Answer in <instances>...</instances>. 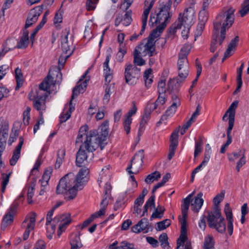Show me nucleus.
I'll return each mask as SVG.
<instances>
[{
	"label": "nucleus",
	"instance_id": "obj_32",
	"mask_svg": "<svg viewBox=\"0 0 249 249\" xmlns=\"http://www.w3.org/2000/svg\"><path fill=\"white\" fill-rule=\"evenodd\" d=\"M108 128H109V122L108 121H104L102 124L100 125L99 129L101 131L100 132L99 135L106 142L107 137L108 135Z\"/></svg>",
	"mask_w": 249,
	"mask_h": 249
},
{
	"label": "nucleus",
	"instance_id": "obj_64",
	"mask_svg": "<svg viewBox=\"0 0 249 249\" xmlns=\"http://www.w3.org/2000/svg\"><path fill=\"white\" fill-rule=\"evenodd\" d=\"M46 245L42 240H38L35 245L33 249H45Z\"/></svg>",
	"mask_w": 249,
	"mask_h": 249
},
{
	"label": "nucleus",
	"instance_id": "obj_25",
	"mask_svg": "<svg viewBox=\"0 0 249 249\" xmlns=\"http://www.w3.org/2000/svg\"><path fill=\"white\" fill-rule=\"evenodd\" d=\"M110 60V56L107 55L106 60L103 64L104 72L105 75V81L108 84L110 83L112 79V72L109 67L108 63Z\"/></svg>",
	"mask_w": 249,
	"mask_h": 249
},
{
	"label": "nucleus",
	"instance_id": "obj_9",
	"mask_svg": "<svg viewBox=\"0 0 249 249\" xmlns=\"http://www.w3.org/2000/svg\"><path fill=\"white\" fill-rule=\"evenodd\" d=\"M195 21V11L192 7L186 9L183 15L179 14L178 20L177 21L179 25L191 27Z\"/></svg>",
	"mask_w": 249,
	"mask_h": 249
},
{
	"label": "nucleus",
	"instance_id": "obj_39",
	"mask_svg": "<svg viewBox=\"0 0 249 249\" xmlns=\"http://www.w3.org/2000/svg\"><path fill=\"white\" fill-rule=\"evenodd\" d=\"M88 128L89 127L87 125H84L80 127L75 142L76 143L82 142L83 137H84L85 138L87 134L86 133L88 131Z\"/></svg>",
	"mask_w": 249,
	"mask_h": 249
},
{
	"label": "nucleus",
	"instance_id": "obj_12",
	"mask_svg": "<svg viewBox=\"0 0 249 249\" xmlns=\"http://www.w3.org/2000/svg\"><path fill=\"white\" fill-rule=\"evenodd\" d=\"M36 213H33L29 217H26L22 223V228L25 229L23 236L24 240H26L28 238L31 231L34 230L36 223Z\"/></svg>",
	"mask_w": 249,
	"mask_h": 249
},
{
	"label": "nucleus",
	"instance_id": "obj_23",
	"mask_svg": "<svg viewBox=\"0 0 249 249\" xmlns=\"http://www.w3.org/2000/svg\"><path fill=\"white\" fill-rule=\"evenodd\" d=\"M23 142V138L22 137H20L19 138V143L18 145L16 147L15 149L13 152L12 157L10 160V164L11 165H15L20 158V151Z\"/></svg>",
	"mask_w": 249,
	"mask_h": 249
},
{
	"label": "nucleus",
	"instance_id": "obj_19",
	"mask_svg": "<svg viewBox=\"0 0 249 249\" xmlns=\"http://www.w3.org/2000/svg\"><path fill=\"white\" fill-rule=\"evenodd\" d=\"M131 15V10L126 11L124 16L121 14H118L115 20V26H118L121 23L124 26L130 25L132 21Z\"/></svg>",
	"mask_w": 249,
	"mask_h": 249
},
{
	"label": "nucleus",
	"instance_id": "obj_62",
	"mask_svg": "<svg viewBox=\"0 0 249 249\" xmlns=\"http://www.w3.org/2000/svg\"><path fill=\"white\" fill-rule=\"evenodd\" d=\"M9 69V66L6 65H3L0 66V80H1L7 73Z\"/></svg>",
	"mask_w": 249,
	"mask_h": 249
},
{
	"label": "nucleus",
	"instance_id": "obj_43",
	"mask_svg": "<svg viewBox=\"0 0 249 249\" xmlns=\"http://www.w3.org/2000/svg\"><path fill=\"white\" fill-rule=\"evenodd\" d=\"M150 13V11L144 10L142 16V27L140 35H142L145 29L147 24V18Z\"/></svg>",
	"mask_w": 249,
	"mask_h": 249
},
{
	"label": "nucleus",
	"instance_id": "obj_22",
	"mask_svg": "<svg viewBox=\"0 0 249 249\" xmlns=\"http://www.w3.org/2000/svg\"><path fill=\"white\" fill-rule=\"evenodd\" d=\"M72 54V52H70L66 54L65 53L63 52L62 53L61 55L59 57L58 60V70L59 71H57V79H56L58 83H60L62 80V74L60 72L61 69L63 68L64 65L65 64L66 61L68 58H69L70 55Z\"/></svg>",
	"mask_w": 249,
	"mask_h": 249
},
{
	"label": "nucleus",
	"instance_id": "obj_37",
	"mask_svg": "<svg viewBox=\"0 0 249 249\" xmlns=\"http://www.w3.org/2000/svg\"><path fill=\"white\" fill-rule=\"evenodd\" d=\"M11 174V172H9L8 174L2 173L1 174L0 180L1 184V191L2 193L5 192L6 186L9 181V178Z\"/></svg>",
	"mask_w": 249,
	"mask_h": 249
},
{
	"label": "nucleus",
	"instance_id": "obj_44",
	"mask_svg": "<svg viewBox=\"0 0 249 249\" xmlns=\"http://www.w3.org/2000/svg\"><path fill=\"white\" fill-rule=\"evenodd\" d=\"M214 240L212 236L208 235L204 240V249H214Z\"/></svg>",
	"mask_w": 249,
	"mask_h": 249
},
{
	"label": "nucleus",
	"instance_id": "obj_56",
	"mask_svg": "<svg viewBox=\"0 0 249 249\" xmlns=\"http://www.w3.org/2000/svg\"><path fill=\"white\" fill-rule=\"evenodd\" d=\"M120 249H137L133 244L127 241H123L120 243Z\"/></svg>",
	"mask_w": 249,
	"mask_h": 249
},
{
	"label": "nucleus",
	"instance_id": "obj_48",
	"mask_svg": "<svg viewBox=\"0 0 249 249\" xmlns=\"http://www.w3.org/2000/svg\"><path fill=\"white\" fill-rule=\"evenodd\" d=\"M208 8H201V10L199 12L198 20L199 21L206 23L208 19Z\"/></svg>",
	"mask_w": 249,
	"mask_h": 249
},
{
	"label": "nucleus",
	"instance_id": "obj_5",
	"mask_svg": "<svg viewBox=\"0 0 249 249\" xmlns=\"http://www.w3.org/2000/svg\"><path fill=\"white\" fill-rule=\"evenodd\" d=\"M101 138L97 130H90L87 133L84 142L80 146H83L85 149L92 152L95 151L99 146L102 150L104 149L107 142Z\"/></svg>",
	"mask_w": 249,
	"mask_h": 249
},
{
	"label": "nucleus",
	"instance_id": "obj_4",
	"mask_svg": "<svg viewBox=\"0 0 249 249\" xmlns=\"http://www.w3.org/2000/svg\"><path fill=\"white\" fill-rule=\"evenodd\" d=\"M56 80H54L53 78L50 74L44 78L43 81L40 84L39 88L36 90L34 93L31 92L29 93L28 97L29 100L34 99L46 100L48 94L50 93L49 90L51 88L52 86L54 87L56 84H59Z\"/></svg>",
	"mask_w": 249,
	"mask_h": 249
},
{
	"label": "nucleus",
	"instance_id": "obj_16",
	"mask_svg": "<svg viewBox=\"0 0 249 249\" xmlns=\"http://www.w3.org/2000/svg\"><path fill=\"white\" fill-rule=\"evenodd\" d=\"M89 70L90 69H88L86 71L84 75H83L79 79V82H81L82 80H84L82 84H80L79 85L75 86L73 89L72 94L71 97V101H72V100L75 98V97L77 96L81 92H83L84 91V88H86V87L87 86L88 82L89 80V77L87 76V74L89 73Z\"/></svg>",
	"mask_w": 249,
	"mask_h": 249
},
{
	"label": "nucleus",
	"instance_id": "obj_29",
	"mask_svg": "<svg viewBox=\"0 0 249 249\" xmlns=\"http://www.w3.org/2000/svg\"><path fill=\"white\" fill-rule=\"evenodd\" d=\"M178 78L174 79H170L167 84V90L170 93H176L178 91L179 87V83L181 82H178Z\"/></svg>",
	"mask_w": 249,
	"mask_h": 249
},
{
	"label": "nucleus",
	"instance_id": "obj_3",
	"mask_svg": "<svg viewBox=\"0 0 249 249\" xmlns=\"http://www.w3.org/2000/svg\"><path fill=\"white\" fill-rule=\"evenodd\" d=\"M79 187L75 182V175L72 173L66 175L60 180L56 187L57 194H64L67 201L73 199L77 195Z\"/></svg>",
	"mask_w": 249,
	"mask_h": 249
},
{
	"label": "nucleus",
	"instance_id": "obj_47",
	"mask_svg": "<svg viewBox=\"0 0 249 249\" xmlns=\"http://www.w3.org/2000/svg\"><path fill=\"white\" fill-rule=\"evenodd\" d=\"M238 104V102L237 101H235L232 103V104L230 105V107L227 110V113H229V117L234 118L235 115V110L237 108Z\"/></svg>",
	"mask_w": 249,
	"mask_h": 249
},
{
	"label": "nucleus",
	"instance_id": "obj_20",
	"mask_svg": "<svg viewBox=\"0 0 249 249\" xmlns=\"http://www.w3.org/2000/svg\"><path fill=\"white\" fill-rule=\"evenodd\" d=\"M59 221L61 223L59 225L58 229L62 230V231H63L65 230L67 226L71 223V220L68 218V215L67 214H62L56 216L53 221V224H51L53 231H54L55 228V226L54 223H57Z\"/></svg>",
	"mask_w": 249,
	"mask_h": 249
},
{
	"label": "nucleus",
	"instance_id": "obj_35",
	"mask_svg": "<svg viewBox=\"0 0 249 249\" xmlns=\"http://www.w3.org/2000/svg\"><path fill=\"white\" fill-rule=\"evenodd\" d=\"M154 208L155 211L154 213H153L150 217L151 220H153L154 218H157L161 219L163 215V213L164 211H165V208L163 207L160 205H159L157 206V207H155Z\"/></svg>",
	"mask_w": 249,
	"mask_h": 249
},
{
	"label": "nucleus",
	"instance_id": "obj_13",
	"mask_svg": "<svg viewBox=\"0 0 249 249\" xmlns=\"http://www.w3.org/2000/svg\"><path fill=\"white\" fill-rule=\"evenodd\" d=\"M42 10L43 7L42 6H38L32 9L30 11L26 21V24L25 25V29L30 27L34 23L36 22L38 17L42 13Z\"/></svg>",
	"mask_w": 249,
	"mask_h": 249
},
{
	"label": "nucleus",
	"instance_id": "obj_51",
	"mask_svg": "<svg viewBox=\"0 0 249 249\" xmlns=\"http://www.w3.org/2000/svg\"><path fill=\"white\" fill-rule=\"evenodd\" d=\"M171 224V221L169 219H166L163 221L157 223L158 229L161 231L168 227Z\"/></svg>",
	"mask_w": 249,
	"mask_h": 249
},
{
	"label": "nucleus",
	"instance_id": "obj_30",
	"mask_svg": "<svg viewBox=\"0 0 249 249\" xmlns=\"http://www.w3.org/2000/svg\"><path fill=\"white\" fill-rule=\"evenodd\" d=\"M178 106L174 105H171L166 110L165 114H163L159 122L157 123V124H160L162 123L163 121L167 120L169 117L172 116L176 112Z\"/></svg>",
	"mask_w": 249,
	"mask_h": 249
},
{
	"label": "nucleus",
	"instance_id": "obj_1",
	"mask_svg": "<svg viewBox=\"0 0 249 249\" xmlns=\"http://www.w3.org/2000/svg\"><path fill=\"white\" fill-rule=\"evenodd\" d=\"M192 196L193 193L190 194L187 197L184 198L183 199V203L181 205L182 217L179 218V222L181 224L180 235L178 241V245L177 249L181 245L179 241L183 242L187 239V217L190 202H191L192 210L196 213L198 212L203 203V199L202 198L203 196L202 193H199L194 199L191 200Z\"/></svg>",
	"mask_w": 249,
	"mask_h": 249
},
{
	"label": "nucleus",
	"instance_id": "obj_38",
	"mask_svg": "<svg viewBox=\"0 0 249 249\" xmlns=\"http://www.w3.org/2000/svg\"><path fill=\"white\" fill-rule=\"evenodd\" d=\"M15 77L17 81V86L16 89L17 90L22 86L23 83V76L21 72V71L18 68L16 69L15 71Z\"/></svg>",
	"mask_w": 249,
	"mask_h": 249
},
{
	"label": "nucleus",
	"instance_id": "obj_15",
	"mask_svg": "<svg viewBox=\"0 0 249 249\" xmlns=\"http://www.w3.org/2000/svg\"><path fill=\"white\" fill-rule=\"evenodd\" d=\"M70 33V30L65 29L62 33L61 35V48L62 51L65 53L66 54L72 52L73 53V49L71 50V47L72 45V40L71 38L68 39V36Z\"/></svg>",
	"mask_w": 249,
	"mask_h": 249
},
{
	"label": "nucleus",
	"instance_id": "obj_60",
	"mask_svg": "<svg viewBox=\"0 0 249 249\" xmlns=\"http://www.w3.org/2000/svg\"><path fill=\"white\" fill-rule=\"evenodd\" d=\"M224 197V194L221 193L220 194H218L216 196L214 197L213 202L214 205L216 206L215 207H218L217 205L222 201Z\"/></svg>",
	"mask_w": 249,
	"mask_h": 249
},
{
	"label": "nucleus",
	"instance_id": "obj_18",
	"mask_svg": "<svg viewBox=\"0 0 249 249\" xmlns=\"http://www.w3.org/2000/svg\"><path fill=\"white\" fill-rule=\"evenodd\" d=\"M137 110V108L136 107V104L135 102H133L132 103V107L125 115V118L123 123L124 129L127 134H128L130 132V126L132 120L131 117L136 113Z\"/></svg>",
	"mask_w": 249,
	"mask_h": 249
},
{
	"label": "nucleus",
	"instance_id": "obj_6",
	"mask_svg": "<svg viewBox=\"0 0 249 249\" xmlns=\"http://www.w3.org/2000/svg\"><path fill=\"white\" fill-rule=\"evenodd\" d=\"M208 225L212 229H215L218 232L223 233L226 231V224L224 218L221 216L218 207L208 212Z\"/></svg>",
	"mask_w": 249,
	"mask_h": 249
},
{
	"label": "nucleus",
	"instance_id": "obj_27",
	"mask_svg": "<svg viewBox=\"0 0 249 249\" xmlns=\"http://www.w3.org/2000/svg\"><path fill=\"white\" fill-rule=\"evenodd\" d=\"M17 206L16 204L12 205L10 208L8 213L6 214L3 218V223L7 224H10L13 222L14 216L16 213Z\"/></svg>",
	"mask_w": 249,
	"mask_h": 249
},
{
	"label": "nucleus",
	"instance_id": "obj_28",
	"mask_svg": "<svg viewBox=\"0 0 249 249\" xmlns=\"http://www.w3.org/2000/svg\"><path fill=\"white\" fill-rule=\"evenodd\" d=\"M166 26V24L162 23L160 24L157 28L153 30L150 34L148 39L154 41L155 39L159 37Z\"/></svg>",
	"mask_w": 249,
	"mask_h": 249
},
{
	"label": "nucleus",
	"instance_id": "obj_54",
	"mask_svg": "<svg viewBox=\"0 0 249 249\" xmlns=\"http://www.w3.org/2000/svg\"><path fill=\"white\" fill-rule=\"evenodd\" d=\"M158 91L159 94H165L166 92L165 80H160L158 83Z\"/></svg>",
	"mask_w": 249,
	"mask_h": 249
},
{
	"label": "nucleus",
	"instance_id": "obj_24",
	"mask_svg": "<svg viewBox=\"0 0 249 249\" xmlns=\"http://www.w3.org/2000/svg\"><path fill=\"white\" fill-rule=\"evenodd\" d=\"M148 220L146 218L142 219L136 225L133 226L131 230L135 233H139L141 231L146 232L148 230Z\"/></svg>",
	"mask_w": 249,
	"mask_h": 249
},
{
	"label": "nucleus",
	"instance_id": "obj_61",
	"mask_svg": "<svg viewBox=\"0 0 249 249\" xmlns=\"http://www.w3.org/2000/svg\"><path fill=\"white\" fill-rule=\"evenodd\" d=\"M201 109V107L199 105H198L196 108V111L194 112V113L192 114L191 117L189 119V120L193 123L195 122L196 118L199 115L200 111Z\"/></svg>",
	"mask_w": 249,
	"mask_h": 249
},
{
	"label": "nucleus",
	"instance_id": "obj_26",
	"mask_svg": "<svg viewBox=\"0 0 249 249\" xmlns=\"http://www.w3.org/2000/svg\"><path fill=\"white\" fill-rule=\"evenodd\" d=\"M29 32L26 29L23 31V35L21 37L20 40L18 42L17 45L15 48L18 49H24L28 46L29 43Z\"/></svg>",
	"mask_w": 249,
	"mask_h": 249
},
{
	"label": "nucleus",
	"instance_id": "obj_31",
	"mask_svg": "<svg viewBox=\"0 0 249 249\" xmlns=\"http://www.w3.org/2000/svg\"><path fill=\"white\" fill-rule=\"evenodd\" d=\"M33 101L34 107L39 112L40 116H42V112L46 109L45 100L34 99Z\"/></svg>",
	"mask_w": 249,
	"mask_h": 249
},
{
	"label": "nucleus",
	"instance_id": "obj_7",
	"mask_svg": "<svg viewBox=\"0 0 249 249\" xmlns=\"http://www.w3.org/2000/svg\"><path fill=\"white\" fill-rule=\"evenodd\" d=\"M172 4V0H167L165 3L160 7L159 12L157 14L156 18L150 16L149 23L151 22L152 25L154 23L156 24L164 23L167 25V23L169 22V19L172 16L170 13Z\"/></svg>",
	"mask_w": 249,
	"mask_h": 249
},
{
	"label": "nucleus",
	"instance_id": "obj_57",
	"mask_svg": "<svg viewBox=\"0 0 249 249\" xmlns=\"http://www.w3.org/2000/svg\"><path fill=\"white\" fill-rule=\"evenodd\" d=\"M244 6L239 11V13L242 17L245 16L249 12V0H245Z\"/></svg>",
	"mask_w": 249,
	"mask_h": 249
},
{
	"label": "nucleus",
	"instance_id": "obj_53",
	"mask_svg": "<svg viewBox=\"0 0 249 249\" xmlns=\"http://www.w3.org/2000/svg\"><path fill=\"white\" fill-rule=\"evenodd\" d=\"M242 154H245L244 150H239L238 152H233L229 155L228 158L230 161H234L235 160L241 157Z\"/></svg>",
	"mask_w": 249,
	"mask_h": 249
},
{
	"label": "nucleus",
	"instance_id": "obj_55",
	"mask_svg": "<svg viewBox=\"0 0 249 249\" xmlns=\"http://www.w3.org/2000/svg\"><path fill=\"white\" fill-rule=\"evenodd\" d=\"M165 94H159L158 98L155 101L154 104L157 107L163 105L166 102Z\"/></svg>",
	"mask_w": 249,
	"mask_h": 249
},
{
	"label": "nucleus",
	"instance_id": "obj_2",
	"mask_svg": "<svg viewBox=\"0 0 249 249\" xmlns=\"http://www.w3.org/2000/svg\"><path fill=\"white\" fill-rule=\"evenodd\" d=\"M235 9L232 7L221 11L213 21V31L220 34L219 44H221L225 38L226 30L232 25L234 20Z\"/></svg>",
	"mask_w": 249,
	"mask_h": 249
},
{
	"label": "nucleus",
	"instance_id": "obj_11",
	"mask_svg": "<svg viewBox=\"0 0 249 249\" xmlns=\"http://www.w3.org/2000/svg\"><path fill=\"white\" fill-rule=\"evenodd\" d=\"M178 77L177 82H182L188 76L189 72V66L187 58H178Z\"/></svg>",
	"mask_w": 249,
	"mask_h": 249
},
{
	"label": "nucleus",
	"instance_id": "obj_34",
	"mask_svg": "<svg viewBox=\"0 0 249 249\" xmlns=\"http://www.w3.org/2000/svg\"><path fill=\"white\" fill-rule=\"evenodd\" d=\"M220 37V34H215V32H213V36H212V41L210 47V51L212 53H213L215 51L216 49L218 48L219 46H220L221 44H219V38Z\"/></svg>",
	"mask_w": 249,
	"mask_h": 249
},
{
	"label": "nucleus",
	"instance_id": "obj_59",
	"mask_svg": "<svg viewBox=\"0 0 249 249\" xmlns=\"http://www.w3.org/2000/svg\"><path fill=\"white\" fill-rule=\"evenodd\" d=\"M79 237L75 235L74 239L71 241V249H79L80 246L78 245Z\"/></svg>",
	"mask_w": 249,
	"mask_h": 249
},
{
	"label": "nucleus",
	"instance_id": "obj_42",
	"mask_svg": "<svg viewBox=\"0 0 249 249\" xmlns=\"http://www.w3.org/2000/svg\"><path fill=\"white\" fill-rule=\"evenodd\" d=\"M108 205V201L107 200V197L105 198H104V199L102 200V202H101L100 205H101V209L100 210L97 212L96 213H93L92 214H96V218L98 217V216H101L102 215H103L105 213V211L107 208V207Z\"/></svg>",
	"mask_w": 249,
	"mask_h": 249
},
{
	"label": "nucleus",
	"instance_id": "obj_52",
	"mask_svg": "<svg viewBox=\"0 0 249 249\" xmlns=\"http://www.w3.org/2000/svg\"><path fill=\"white\" fill-rule=\"evenodd\" d=\"M234 123V118H229V126L227 130V138H230L232 139V137L231 136V132L233 128Z\"/></svg>",
	"mask_w": 249,
	"mask_h": 249
},
{
	"label": "nucleus",
	"instance_id": "obj_21",
	"mask_svg": "<svg viewBox=\"0 0 249 249\" xmlns=\"http://www.w3.org/2000/svg\"><path fill=\"white\" fill-rule=\"evenodd\" d=\"M224 212L228 220L227 230L230 235L233 233V216L231 209L229 203H227L224 208Z\"/></svg>",
	"mask_w": 249,
	"mask_h": 249
},
{
	"label": "nucleus",
	"instance_id": "obj_58",
	"mask_svg": "<svg viewBox=\"0 0 249 249\" xmlns=\"http://www.w3.org/2000/svg\"><path fill=\"white\" fill-rule=\"evenodd\" d=\"M98 1V0H87L86 4L87 10L88 11L94 10Z\"/></svg>",
	"mask_w": 249,
	"mask_h": 249
},
{
	"label": "nucleus",
	"instance_id": "obj_17",
	"mask_svg": "<svg viewBox=\"0 0 249 249\" xmlns=\"http://www.w3.org/2000/svg\"><path fill=\"white\" fill-rule=\"evenodd\" d=\"M144 157L143 150H140L136 153L131 160V163L126 168V170L129 174H134L131 170L132 164L137 168L141 167L143 164V159Z\"/></svg>",
	"mask_w": 249,
	"mask_h": 249
},
{
	"label": "nucleus",
	"instance_id": "obj_10",
	"mask_svg": "<svg viewBox=\"0 0 249 249\" xmlns=\"http://www.w3.org/2000/svg\"><path fill=\"white\" fill-rule=\"evenodd\" d=\"M140 75V69L135 66L129 64L125 69L124 76L125 82L129 85L136 83V79H138Z\"/></svg>",
	"mask_w": 249,
	"mask_h": 249
},
{
	"label": "nucleus",
	"instance_id": "obj_40",
	"mask_svg": "<svg viewBox=\"0 0 249 249\" xmlns=\"http://www.w3.org/2000/svg\"><path fill=\"white\" fill-rule=\"evenodd\" d=\"M65 155V150H59L57 153V158L54 165L55 169H58L63 162Z\"/></svg>",
	"mask_w": 249,
	"mask_h": 249
},
{
	"label": "nucleus",
	"instance_id": "obj_49",
	"mask_svg": "<svg viewBox=\"0 0 249 249\" xmlns=\"http://www.w3.org/2000/svg\"><path fill=\"white\" fill-rule=\"evenodd\" d=\"M168 239V236L166 233H162L160 236L159 241L160 242V246L163 249H165L167 246H169Z\"/></svg>",
	"mask_w": 249,
	"mask_h": 249
},
{
	"label": "nucleus",
	"instance_id": "obj_46",
	"mask_svg": "<svg viewBox=\"0 0 249 249\" xmlns=\"http://www.w3.org/2000/svg\"><path fill=\"white\" fill-rule=\"evenodd\" d=\"M181 27L177 21L173 24L167 30V37L169 38L174 36L178 29H181Z\"/></svg>",
	"mask_w": 249,
	"mask_h": 249
},
{
	"label": "nucleus",
	"instance_id": "obj_63",
	"mask_svg": "<svg viewBox=\"0 0 249 249\" xmlns=\"http://www.w3.org/2000/svg\"><path fill=\"white\" fill-rule=\"evenodd\" d=\"M155 195H152L147 200V201L146 202L144 205H145V207L148 206V207H154L155 208Z\"/></svg>",
	"mask_w": 249,
	"mask_h": 249
},
{
	"label": "nucleus",
	"instance_id": "obj_8",
	"mask_svg": "<svg viewBox=\"0 0 249 249\" xmlns=\"http://www.w3.org/2000/svg\"><path fill=\"white\" fill-rule=\"evenodd\" d=\"M93 152L87 150L83 146H80L76 154V165L79 167L88 165L93 158Z\"/></svg>",
	"mask_w": 249,
	"mask_h": 249
},
{
	"label": "nucleus",
	"instance_id": "obj_33",
	"mask_svg": "<svg viewBox=\"0 0 249 249\" xmlns=\"http://www.w3.org/2000/svg\"><path fill=\"white\" fill-rule=\"evenodd\" d=\"M144 51L147 52L149 56L151 57L154 55L155 51V42L148 39L147 43L143 45Z\"/></svg>",
	"mask_w": 249,
	"mask_h": 249
},
{
	"label": "nucleus",
	"instance_id": "obj_14",
	"mask_svg": "<svg viewBox=\"0 0 249 249\" xmlns=\"http://www.w3.org/2000/svg\"><path fill=\"white\" fill-rule=\"evenodd\" d=\"M89 173V168L84 167L79 170L76 176H75V182L80 190H82L85 184L88 182Z\"/></svg>",
	"mask_w": 249,
	"mask_h": 249
},
{
	"label": "nucleus",
	"instance_id": "obj_41",
	"mask_svg": "<svg viewBox=\"0 0 249 249\" xmlns=\"http://www.w3.org/2000/svg\"><path fill=\"white\" fill-rule=\"evenodd\" d=\"M74 109V107L71 105V101H70L69 110L65 114H62L60 117V123H62L68 120L70 118L71 113Z\"/></svg>",
	"mask_w": 249,
	"mask_h": 249
},
{
	"label": "nucleus",
	"instance_id": "obj_36",
	"mask_svg": "<svg viewBox=\"0 0 249 249\" xmlns=\"http://www.w3.org/2000/svg\"><path fill=\"white\" fill-rule=\"evenodd\" d=\"M161 177V174L159 171H155L148 175L145 179V181L147 184H151L155 181L158 180Z\"/></svg>",
	"mask_w": 249,
	"mask_h": 249
},
{
	"label": "nucleus",
	"instance_id": "obj_45",
	"mask_svg": "<svg viewBox=\"0 0 249 249\" xmlns=\"http://www.w3.org/2000/svg\"><path fill=\"white\" fill-rule=\"evenodd\" d=\"M239 38L238 36H235L234 38L232 39L229 44L228 48L226 50L227 53H231L232 51H234L239 42Z\"/></svg>",
	"mask_w": 249,
	"mask_h": 249
},
{
	"label": "nucleus",
	"instance_id": "obj_50",
	"mask_svg": "<svg viewBox=\"0 0 249 249\" xmlns=\"http://www.w3.org/2000/svg\"><path fill=\"white\" fill-rule=\"evenodd\" d=\"M190 50V45L189 44H185L181 49L180 52L178 54V58H183L184 56L185 58H187V56L189 53Z\"/></svg>",
	"mask_w": 249,
	"mask_h": 249
}]
</instances>
